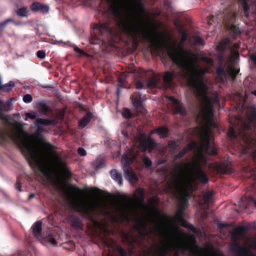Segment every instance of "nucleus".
Listing matches in <instances>:
<instances>
[{
	"label": "nucleus",
	"mask_w": 256,
	"mask_h": 256,
	"mask_svg": "<svg viewBox=\"0 0 256 256\" xmlns=\"http://www.w3.org/2000/svg\"><path fill=\"white\" fill-rule=\"evenodd\" d=\"M195 145L196 144L194 142L190 143L186 146L184 148V149L186 150V152L187 153L188 151L192 150Z\"/></svg>",
	"instance_id": "48"
},
{
	"label": "nucleus",
	"mask_w": 256,
	"mask_h": 256,
	"mask_svg": "<svg viewBox=\"0 0 256 256\" xmlns=\"http://www.w3.org/2000/svg\"><path fill=\"white\" fill-rule=\"evenodd\" d=\"M31 9L33 11H39L42 12H47L49 10V7L47 5L42 4L40 3H34L31 6Z\"/></svg>",
	"instance_id": "22"
},
{
	"label": "nucleus",
	"mask_w": 256,
	"mask_h": 256,
	"mask_svg": "<svg viewBox=\"0 0 256 256\" xmlns=\"http://www.w3.org/2000/svg\"><path fill=\"white\" fill-rule=\"evenodd\" d=\"M94 28L99 30L100 32H102V30H105L107 32H109L110 30V28L108 25L104 24L96 25Z\"/></svg>",
	"instance_id": "37"
},
{
	"label": "nucleus",
	"mask_w": 256,
	"mask_h": 256,
	"mask_svg": "<svg viewBox=\"0 0 256 256\" xmlns=\"http://www.w3.org/2000/svg\"><path fill=\"white\" fill-rule=\"evenodd\" d=\"M119 251H120V253L121 254L122 256H124L126 254L125 250L124 249H122V248H120Z\"/></svg>",
	"instance_id": "64"
},
{
	"label": "nucleus",
	"mask_w": 256,
	"mask_h": 256,
	"mask_svg": "<svg viewBox=\"0 0 256 256\" xmlns=\"http://www.w3.org/2000/svg\"><path fill=\"white\" fill-rule=\"evenodd\" d=\"M74 51L76 52V56H82L85 54L84 52L76 46H74Z\"/></svg>",
	"instance_id": "46"
},
{
	"label": "nucleus",
	"mask_w": 256,
	"mask_h": 256,
	"mask_svg": "<svg viewBox=\"0 0 256 256\" xmlns=\"http://www.w3.org/2000/svg\"><path fill=\"white\" fill-rule=\"evenodd\" d=\"M251 60L255 64H256V55L253 54L252 55L250 56Z\"/></svg>",
	"instance_id": "62"
},
{
	"label": "nucleus",
	"mask_w": 256,
	"mask_h": 256,
	"mask_svg": "<svg viewBox=\"0 0 256 256\" xmlns=\"http://www.w3.org/2000/svg\"><path fill=\"white\" fill-rule=\"evenodd\" d=\"M227 44L226 42L222 41L219 43V44L217 46V49L221 51L222 52H224L226 47Z\"/></svg>",
	"instance_id": "41"
},
{
	"label": "nucleus",
	"mask_w": 256,
	"mask_h": 256,
	"mask_svg": "<svg viewBox=\"0 0 256 256\" xmlns=\"http://www.w3.org/2000/svg\"><path fill=\"white\" fill-rule=\"evenodd\" d=\"M32 100V96L30 94H25L23 97V100L26 103H30Z\"/></svg>",
	"instance_id": "45"
},
{
	"label": "nucleus",
	"mask_w": 256,
	"mask_h": 256,
	"mask_svg": "<svg viewBox=\"0 0 256 256\" xmlns=\"http://www.w3.org/2000/svg\"><path fill=\"white\" fill-rule=\"evenodd\" d=\"M168 146L170 148L176 150L178 148V144L175 140H170L168 142Z\"/></svg>",
	"instance_id": "40"
},
{
	"label": "nucleus",
	"mask_w": 256,
	"mask_h": 256,
	"mask_svg": "<svg viewBox=\"0 0 256 256\" xmlns=\"http://www.w3.org/2000/svg\"><path fill=\"white\" fill-rule=\"evenodd\" d=\"M178 220L182 226L186 228H188L190 230H193L194 228V226L189 224L186 220L184 218V216H181L180 217H175Z\"/></svg>",
	"instance_id": "27"
},
{
	"label": "nucleus",
	"mask_w": 256,
	"mask_h": 256,
	"mask_svg": "<svg viewBox=\"0 0 256 256\" xmlns=\"http://www.w3.org/2000/svg\"><path fill=\"white\" fill-rule=\"evenodd\" d=\"M142 70H136L134 76L135 92L131 96L132 104L137 112H142L144 109V78Z\"/></svg>",
	"instance_id": "9"
},
{
	"label": "nucleus",
	"mask_w": 256,
	"mask_h": 256,
	"mask_svg": "<svg viewBox=\"0 0 256 256\" xmlns=\"http://www.w3.org/2000/svg\"><path fill=\"white\" fill-rule=\"evenodd\" d=\"M247 230L246 226H240L236 228L231 233V238L233 242L230 244V248L236 256H252L246 247L241 246L238 242L240 237Z\"/></svg>",
	"instance_id": "10"
},
{
	"label": "nucleus",
	"mask_w": 256,
	"mask_h": 256,
	"mask_svg": "<svg viewBox=\"0 0 256 256\" xmlns=\"http://www.w3.org/2000/svg\"><path fill=\"white\" fill-rule=\"evenodd\" d=\"M144 135L140 133L135 138L134 148L132 150L128 149L126 150L122 160L124 176L132 184H135L138 182V178L130 165L134 162L144 161Z\"/></svg>",
	"instance_id": "3"
},
{
	"label": "nucleus",
	"mask_w": 256,
	"mask_h": 256,
	"mask_svg": "<svg viewBox=\"0 0 256 256\" xmlns=\"http://www.w3.org/2000/svg\"><path fill=\"white\" fill-rule=\"evenodd\" d=\"M92 118V114L90 112L87 113V114L80 121V128H84L89 123Z\"/></svg>",
	"instance_id": "25"
},
{
	"label": "nucleus",
	"mask_w": 256,
	"mask_h": 256,
	"mask_svg": "<svg viewBox=\"0 0 256 256\" xmlns=\"http://www.w3.org/2000/svg\"><path fill=\"white\" fill-rule=\"evenodd\" d=\"M172 108L174 114H180L182 116H185L187 114L185 107L180 102L175 106H173Z\"/></svg>",
	"instance_id": "21"
},
{
	"label": "nucleus",
	"mask_w": 256,
	"mask_h": 256,
	"mask_svg": "<svg viewBox=\"0 0 256 256\" xmlns=\"http://www.w3.org/2000/svg\"><path fill=\"white\" fill-rule=\"evenodd\" d=\"M10 21H12V19H8L1 23H0V30H1L4 26L7 24V23Z\"/></svg>",
	"instance_id": "57"
},
{
	"label": "nucleus",
	"mask_w": 256,
	"mask_h": 256,
	"mask_svg": "<svg viewBox=\"0 0 256 256\" xmlns=\"http://www.w3.org/2000/svg\"><path fill=\"white\" fill-rule=\"evenodd\" d=\"M36 55L38 58H44L46 57V52L44 50H38Z\"/></svg>",
	"instance_id": "52"
},
{
	"label": "nucleus",
	"mask_w": 256,
	"mask_h": 256,
	"mask_svg": "<svg viewBox=\"0 0 256 256\" xmlns=\"http://www.w3.org/2000/svg\"><path fill=\"white\" fill-rule=\"evenodd\" d=\"M128 7V16L126 18L121 20L122 28L134 42L136 43L144 37V30L140 22L136 6L130 4Z\"/></svg>",
	"instance_id": "6"
},
{
	"label": "nucleus",
	"mask_w": 256,
	"mask_h": 256,
	"mask_svg": "<svg viewBox=\"0 0 256 256\" xmlns=\"http://www.w3.org/2000/svg\"><path fill=\"white\" fill-rule=\"evenodd\" d=\"M216 171L221 174H229L232 172V164L230 162H224L216 166Z\"/></svg>",
	"instance_id": "16"
},
{
	"label": "nucleus",
	"mask_w": 256,
	"mask_h": 256,
	"mask_svg": "<svg viewBox=\"0 0 256 256\" xmlns=\"http://www.w3.org/2000/svg\"><path fill=\"white\" fill-rule=\"evenodd\" d=\"M54 124L52 120L48 119L38 118L34 124L38 128V130L34 133L33 136L36 140H40L42 133L44 129L42 128V126H50Z\"/></svg>",
	"instance_id": "14"
},
{
	"label": "nucleus",
	"mask_w": 256,
	"mask_h": 256,
	"mask_svg": "<svg viewBox=\"0 0 256 256\" xmlns=\"http://www.w3.org/2000/svg\"><path fill=\"white\" fill-rule=\"evenodd\" d=\"M121 132L125 138H127L128 137V133L127 130H123L121 131Z\"/></svg>",
	"instance_id": "60"
},
{
	"label": "nucleus",
	"mask_w": 256,
	"mask_h": 256,
	"mask_svg": "<svg viewBox=\"0 0 256 256\" xmlns=\"http://www.w3.org/2000/svg\"><path fill=\"white\" fill-rule=\"evenodd\" d=\"M214 20V16H210L208 20V23L210 25H212V22Z\"/></svg>",
	"instance_id": "61"
},
{
	"label": "nucleus",
	"mask_w": 256,
	"mask_h": 256,
	"mask_svg": "<svg viewBox=\"0 0 256 256\" xmlns=\"http://www.w3.org/2000/svg\"><path fill=\"white\" fill-rule=\"evenodd\" d=\"M14 100L13 98L8 99L6 103L0 100V119L14 128V132L10 135L0 130V144H3L10 137L30 165L38 168L48 180H52V175L54 172L64 178L70 177L71 172L66 162L58 155L51 144L42 141L40 144H38L32 136L23 130L24 124L13 122L11 115L4 113L12 109L10 106Z\"/></svg>",
	"instance_id": "1"
},
{
	"label": "nucleus",
	"mask_w": 256,
	"mask_h": 256,
	"mask_svg": "<svg viewBox=\"0 0 256 256\" xmlns=\"http://www.w3.org/2000/svg\"><path fill=\"white\" fill-rule=\"evenodd\" d=\"M179 170L178 182L180 186L186 188L187 184L198 180L202 184H208L209 178L206 173L202 168V166L198 160L194 162L178 163Z\"/></svg>",
	"instance_id": "4"
},
{
	"label": "nucleus",
	"mask_w": 256,
	"mask_h": 256,
	"mask_svg": "<svg viewBox=\"0 0 256 256\" xmlns=\"http://www.w3.org/2000/svg\"><path fill=\"white\" fill-rule=\"evenodd\" d=\"M28 114V117H29V118L32 120H35L36 118L37 115L34 112H26Z\"/></svg>",
	"instance_id": "54"
},
{
	"label": "nucleus",
	"mask_w": 256,
	"mask_h": 256,
	"mask_svg": "<svg viewBox=\"0 0 256 256\" xmlns=\"http://www.w3.org/2000/svg\"><path fill=\"white\" fill-rule=\"evenodd\" d=\"M124 81L125 80H123V79H122V78H120L119 79V82L120 84H122L121 85H119L118 86V94L119 93H120V88H122V84H124Z\"/></svg>",
	"instance_id": "58"
},
{
	"label": "nucleus",
	"mask_w": 256,
	"mask_h": 256,
	"mask_svg": "<svg viewBox=\"0 0 256 256\" xmlns=\"http://www.w3.org/2000/svg\"><path fill=\"white\" fill-rule=\"evenodd\" d=\"M239 70H236L235 68L232 67L230 68L228 70V74L231 78L233 80H234L236 78L237 74L239 72Z\"/></svg>",
	"instance_id": "36"
},
{
	"label": "nucleus",
	"mask_w": 256,
	"mask_h": 256,
	"mask_svg": "<svg viewBox=\"0 0 256 256\" xmlns=\"http://www.w3.org/2000/svg\"><path fill=\"white\" fill-rule=\"evenodd\" d=\"M175 74L170 72H165L163 78V85L164 88H171L174 86V78Z\"/></svg>",
	"instance_id": "15"
},
{
	"label": "nucleus",
	"mask_w": 256,
	"mask_h": 256,
	"mask_svg": "<svg viewBox=\"0 0 256 256\" xmlns=\"http://www.w3.org/2000/svg\"><path fill=\"white\" fill-rule=\"evenodd\" d=\"M42 222L40 221L37 222L34 224L32 227V231L34 236L40 240H42L43 238H46L50 244L54 245L56 244V240L52 235L48 234L46 237L42 236Z\"/></svg>",
	"instance_id": "13"
},
{
	"label": "nucleus",
	"mask_w": 256,
	"mask_h": 256,
	"mask_svg": "<svg viewBox=\"0 0 256 256\" xmlns=\"http://www.w3.org/2000/svg\"><path fill=\"white\" fill-rule=\"evenodd\" d=\"M201 60L206 64H212L213 60L208 56H202L201 58Z\"/></svg>",
	"instance_id": "49"
},
{
	"label": "nucleus",
	"mask_w": 256,
	"mask_h": 256,
	"mask_svg": "<svg viewBox=\"0 0 256 256\" xmlns=\"http://www.w3.org/2000/svg\"><path fill=\"white\" fill-rule=\"evenodd\" d=\"M160 83V80L152 78L148 82V86L152 88L158 87Z\"/></svg>",
	"instance_id": "38"
},
{
	"label": "nucleus",
	"mask_w": 256,
	"mask_h": 256,
	"mask_svg": "<svg viewBox=\"0 0 256 256\" xmlns=\"http://www.w3.org/2000/svg\"><path fill=\"white\" fill-rule=\"evenodd\" d=\"M250 117L252 119H256V108L252 106L250 108Z\"/></svg>",
	"instance_id": "47"
},
{
	"label": "nucleus",
	"mask_w": 256,
	"mask_h": 256,
	"mask_svg": "<svg viewBox=\"0 0 256 256\" xmlns=\"http://www.w3.org/2000/svg\"><path fill=\"white\" fill-rule=\"evenodd\" d=\"M66 198L72 208L84 216L90 217L93 213L98 212L105 204L99 200L83 199L78 196L68 194Z\"/></svg>",
	"instance_id": "7"
},
{
	"label": "nucleus",
	"mask_w": 256,
	"mask_h": 256,
	"mask_svg": "<svg viewBox=\"0 0 256 256\" xmlns=\"http://www.w3.org/2000/svg\"><path fill=\"white\" fill-rule=\"evenodd\" d=\"M151 165H152L151 160L148 156H145V168H148Z\"/></svg>",
	"instance_id": "53"
},
{
	"label": "nucleus",
	"mask_w": 256,
	"mask_h": 256,
	"mask_svg": "<svg viewBox=\"0 0 256 256\" xmlns=\"http://www.w3.org/2000/svg\"><path fill=\"white\" fill-rule=\"evenodd\" d=\"M168 98L170 102H172L173 106H175L176 104L180 102V101L174 96H168Z\"/></svg>",
	"instance_id": "51"
},
{
	"label": "nucleus",
	"mask_w": 256,
	"mask_h": 256,
	"mask_svg": "<svg viewBox=\"0 0 256 256\" xmlns=\"http://www.w3.org/2000/svg\"><path fill=\"white\" fill-rule=\"evenodd\" d=\"M214 194L213 191L206 192L203 196V204H208L212 200Z\"/></svg>",
	"instance_id": "26"
},
{
	"label": "nucleus",
	"mask_w": 256,
	"mask_h": 256,
	"mask_svg": "<svg viewBox=\"0 0 256 256\" xmlns=\"http://www.w3.org/2000/svg\"><path fill=\"white\" fill-rule=\"evenodd\" d=\"M110 175L112 178L114 180L120 184H122V176L117 172L114 170L110 172Z\"/></svg>",
	"instance_id": "29"
},
{
	"label": "nucleus",
	"mask_w": 256,
	"mask_h": 256,
	"mask_svg": "<svg viewBox=\"0 0 256 256\" xmlns=\"http://www.w3.org/2000/svg\"><path fill=\"white\" fill-rule=\"evenodd\" d=\"M134 204L137 206H143L144 202V190L138 188L134 194Z\"/></svg>",
	"instance_id": "17"
},
{
	"label": "nucleus",
	"mask_w": 256,
	"mask_h": 256,
	"mask_svg": "<svg viewBox=\"0 0 256 256\" xmlns=\"http://www.w3.org/2000/svg\"><path fill=\"white\" fill-rule=\"evenodd\" d=\"M146 3V0H145V5ZM145 42L148 40V12L145 8Z\"/></svg>",
	"instance_id": "34"
},
{
	"label": "nucleus",
	"mask_w": 256,
	"mask_h": 256,
	"mask_svg": "<svg viewBox=\"0 0 256 256\" xmlns=\"http://www.w3.org/2000/svg\"><path fill=\"white\" fill-rule=\"evenodd\" d=\"M186 154V150L184 148L180 151V152L174 156V160H177L182 158Z\"/></svg>",
	"instance_id": "43"
},
{
	"label": "nucleus",
	"mask_w": 256,
	"mask_h": 256,
	"mask_svg": "<svg viewBox=\"0 0 256 256\" xmlns=\"http://www.w3.org/2000/svg\"><path fill=\"white\" fill-rule=\"evenodd\" d=\"M192 256H207L204 252H188Z\"/></svg>",
	"instance_id": "50"
},
{
	"label": "nucleus",
	"mask_w": 256,
	"mask_h": 256,
	"mask_svg": "<svg viewBox=\"0 0 256 256\" xmlns=\"http://www.w3.org/2000/svg\"><path fill=\"white\" fill-rule=\"evenodd\" d=\"M232 28H233V30H234V32L236 34H239V33L240 32V30L239 28H236V27H234V26H232Z\"/></svg>",
	"instance_id": "63"
},
{
	"label": "nucleus",
	"mask_w": 256,
	"mask_h": 256,
	"mask_svg": "<svg viewBox=\"0 0 256 256\" xmlns=\"http://www.w3.org/2000/svg\"><path fill=\"white\" fill-rule=\"evenodd\" d=\"M201 150L208 156H215L218 154L216 148L214 145L211 144L210 136L208 132L204 136Z\"/></svg>",
	"instance_id": "12"
},
{
	"label": "nucleus",
	"mask_w": 256,
	"mask_h": 256,
	"mask_svg": "<svg viewBox=\"0 0 256 256\" xmlns=\"http://www.w3.org/2000/svg\"><path fill=\"white\" fill-rule=\"evenodd\" d=\"M146 190H145V198H146ZM144 206H145V238H146L148 235V232L147 230L148 219H147V216H146V212L148 211V204L146 203V201H145Z\"/></svg>",
	"instance_id": "33"
},
{
	"label": "nucleus",
	"mask_w": 256,
	"mask_h": 256,
	"mask_svg": "<svg viewBox=\"0 0 256 256\" xmlns=\"http://www.w3.org/2000/svg\"><path fill=\"white\" fill-rule=\"evenodd\" d=\"M156 132L160 136V138H165L168 136L169 130L168 128L164 126H160L157 128Z\"/></svg>",
	"instance_id": "24"
},
{
	"label": "nucleus",
	"mask_w": 256,
	"mask_h": 256,
	"mask_svg": "<svg viewBox=\"0 0 256 256\" xmlns=\"http://www.w3.org/2000/svg\"><path fill=\"white\" fill-rule=\"evenodd\" d=\"M160 200L153 196L150 200L149 212L153 229L155 233L161 238L168 236L167 223L171 218L164 214L158 208Z\"/></svg>",
	"instance_id": "5"
},
{
	"label": "nucleus",
	"mask_w": 256,
	"mask_h": 256,
	"mask_svg": "<svg viewBox=\"0 0 256 256\" xmlns=\"http://www.w3.org/2000/svg\"><path fill=\"white\" fill-rule=\"evenodd\" d=\"M216 78L218 81L221 82H224L226 79L227 73L225 70L224 66H220L216 68Z\"/></svg>",
	"instance_id": "19"
},
{
	"label": "nucleus",
	"mask_w": 256,
	"mask_h": 256,
	"mask_svg": "<svg viewBox=\"0 0 256 256\" xmlns=\"http://www.w3.org/2000/svg\"><path fill=\"white\" fill-rule=\"evenodd\" d=\"M156 146V142L153 140H146V134H145V151L147 149L150 150L154 149Z\"/></svg>",
	"instance_id": "28"
},
{
	"label": "nucleus",
	"mask_w": 256,
	"mask_h": 256,
	"mask_svg": "<svg viewBox=\"0 0 256 256\" xmlns=\"http://www.w3.org/2000/svg\"><path fill=\"white\" fill-rule=\"evenodd\" d=\"M12 116V120L13 122H17L15 120H14L13 118H16L18 120L20 118V115L19 114H14L12 116Z\"/></svg>",
	"instance_id": "59"
},
{
	"label": "nucleus",
	"mask_w": 256,
	"mask_h": 256,
	"mask_svg": "<svg viewBox=\"0 0 256 256\" xmlns=\"http://www.w3.org/2000/svg\"><path fill=\"white\" fill-rule=\"evenodd\" d=\"M15 83L12 82L10 81L8 83L6 84H5L2 85L0 86V88L4 91V92H9L12 88L14 86Z\"/></svg>",
	"instance_id": "31"
},
{
	"label": "nucleus",
	"mask_w": 256,
	"mask_h": 256,
	"mask_svg": "<svg viewBox=\"0 0 256 256\" xmlns=\"http://www.w3.org/2000/svg\"><path fill=\"white\" fill-rule=\"evenodd\" d=\"M157 253L158 256H166V250L164 247H160L157 249Z\"/></svg>",
	"instance_id": "44"
},
{
	"label": "nucleus",
	"mask_w": 256,
	"mask_h": 256,
	"mask_svg": "<svg viewBox=\"0 0 256 256\" xmlns=\"http://www.w3.org/2000/svg\"><path fill=\"white\" fill-rule=\"evenodd\" d=\"M115 207L119 213L120 216L126 219L128 218V210L129 208L128 206L122 204H116Z\"/></svg>",
	"instance_id": "18"
},
{
	"label": "nucleus",
	"mask_w": 256,
	"mask_h": 256,
	"mask_svg": "<svg viewBox=\"0 0 256 256\" xmlns=\"http://www.w3.org/2000/svg\"><path fill=\"white\" fill-rule=\"evenodd\" d=\"M194 44L195 46H204L205 42L204 38L200 36H196L193 37Z\"/></svg>",
	"instance_id": "30"
},
{
	"label": "nucleus",
	"mask_w": 256,
	"mask_h": 256,
	"mask_svg": "<svg viewBox=\"0 0 256 256\" xmlns=\"http://www.w3.org/2000/svg\"><path fill=\"white\" fill-rule=\"evenodd\" d=\"M178 186L180 190V200L179 208L176 213L175 217H180L181 216H184V212L188 204L190 194L186 188L180 186L178 183Z\"/></svg>",
	"instance_id": "11"
},
{
	"label": "nucleus",
	"mask_w": 256,
	"mask_h": 256,
	"mask_svg": "<svg viewBox=\"0 0 256 256\" xmlns=\"http://www.w3.org/2000/svg\"><path fill=\"white\" fill-rule=\"evenodd\" d=\"M167 52L163 55L162 61L165 64H169L168 60L172 62L181 69L190 72L188 78V84L192 88L195 95L202 100L204 104L203 116L209 124L214 127L216 124L212 122L214 116V104H220L218 96L213 98L207 94V86L204 82V76L208 72L206 68H197L196 66L198 60L196 54L188 50L180 44L173 43L170 44Z\"/></svg>",
	"instance_id": "2"
},
{
	"label": "nucleus",
	"mask_w": 256,
	"mask_h": 256,
	"mask_svg": "<svg viewBox=\"0 0 256 256\" xmlns=\"http://www.w3.org/2000/svg\"><path fill=\"white\" fill-rule=\"evenodd\" d=\"M122 114L125 118H132V114L130 110L128 108H124L122 111Z\"/></svg>",
	"instance_id": "35"
},
{
	"label": "nucleus",
	"mask_w": 256,
	"mask_h": 256,
	"mask_svg": "<svg viewBox=\"0 0 256 256\" xmlns=\"http://www.w3.org/2000/svg\"><path fill=\"white\" fill-rule=\"evenodd\" d=\"M180 32H182V42L183 43L185 42L187 40V34L186 32H182V30H180Z\"/></svg>",
	"instance_id": "55"
},
{
	"label": "nucleus",
	"mask_w": 256,
	"mask_h": 256,
	"mask_svg": "<svg viewBox=\"0 0 256 256\" xmlns=\"http://www.w3.org/2000/svg\"><path fill=\"white\" fill-rule=\"evenodd\" d=\"M251 202L254 203V206L256 208V200L252 197H242L240 202L239 205L243 209H246Z\"/></svg>",
	"instance_id": "20"
},
{
	"label": "nucleus",
	"mask_w": 256,
	"mask_h": 256,
	"mask_svg": "<svg viewBox=\"0 0 256 256\" xmlns=\"http://www.w3.org/2000/svg\"><path fill=\"white\" fill-rule=\"evenodd\" d=\"M28 10L27 8L23 6L16 10V14L18 16L22 17L27 16L28 15Z\"/></svg>",
	"instance_id": "32"
},
{
	"label": "nucleus",
	"mask_w": 256,
	"mask_h": 256,
	"mask_svg": "<svg viewBox=\"0 0 256 256\" xmlns=\"http://www.w3.org/2000/svg\"><path fill=\"white\" fill-rule=\"evenodd\" d=\"M112 8L114 12H118L120 8L124 7V0H112Z\"/></svg>",
	"instance_id": "23"
},
{
	"label": "nucleus",
	"mask_w": 256,
	"mask_h": 256,
	"mask_svg": "<svg viewBox=\"0 0 256 256\" xmlns=\"http://www.w3.org/2000/svg\"><path fill=\"white\" fill-rule=\"evenodd\" d=\"M162 24L160 20H152L150 22L148 36L150 42L156 50H160L169 40L168 35L162 28Z\"/></svg>",
	"instance_id": "8"
},
{
	"label": "nucleus",
	"mask_w": 256,
	"mask_h": 256,
	"mask_svg": "<svg viewBox=\"0 0 256 256\" xmlns=\"http://www.w3.org/2000/svg\"><path fill=\"white\" fill-rule=\"evenodd\" d=\"M78 154L82 156H85L86 154V151L82 148H80L78 150Z\"/></svg>",
	"instance_id": "56"
},
{
	"label": "nucleus",
	"mask_w": 256,
	"mask_h": 256,
	"mask_svg": "<svg viewBox=\"0 0 256 256\" xmlns=\"http://www.w3.org/2000/svg\"><path fill=\"white\" fill-rule=\"evenodd\" d=\"M228 134L231 139L236 138L237 137L236 132L234 129L232 128H229Z\"/></svg>",
	"instance_id": "42"
},
{
	"label": "nucleus",
	"mask_w": 256,
	"mask_h": 256,
	"mask_svg": "<svg viewBox=\"0 0 256 256\" xmlns=\"http://www.w3.org/2000/svg\"><path fill=\"white\" fill-rule=\"evenodd\" d=\"M70 220L73 226L75 227H80V220L78 218L75 216H72L70 218Z\"/></svg>",
	"instance_id": "39"
}]
</instances>
